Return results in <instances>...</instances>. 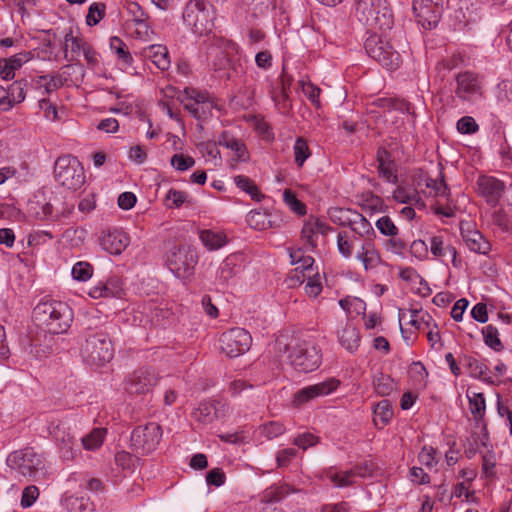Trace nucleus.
Masks as SVG:
<instances>
[{
    "label": "nucleus",
    "mask_w": 512,
    "mask_h": 512,
    "mask_svg": "<svg viewBox=\"0 0 512 512\" xmlns=\"http://www.w3.org/2000/svg\"><path fill=\"white\" fill-rule=\"evenodd\" d=\"M170 164L178 171H186L195 165V160L191 156L183 154H174L170 159Z\"/></svg>",
    "instance_id": "nucleus-60"
},
{
    "label": "nucleus",
    "mask_w": 512,
    "mask_h": 512,
    "mask_svg": "<svg viewBox=\"0 0 512 512\" xmlns=\"http://www.w3.org/2000/svg\"><path fill=\"white\" fill-rule=\"evenodd\" d=\"M271 215L265 211L253 210L247 214V224L255 230H265L272 227Z\"/></svg>",
    "instance_id": "nucleus-35"
},
{
    "label": "nucleus",
    "mask_w": 512,
    "mask_h": 512,
    "mask_svg": "<svg viewBox=\"0 0 512 512\" xmlns=\"http://www.w3.org/2000/svg\"><path fill=\"white\" fill-rule=\"evenodd\" d=\"M221 351L230 358L246 353L252 344V337L244 328L235 327L222 333L219 339Z\"/></svg>",
    "instance_id": "nucleus-9"
},
{
    "label": "nucleus",
    "mask_w": 512,
    "mask_h": 512,
    "mask_svg": "<svg viewBox=\"0 0 512 512\" xmlns=\"http://www.w3.org/2000/svg\"><path fill=\"white\" fill-rule=\"evenodd\" d=\"M71 274L74 280L86 282L93 275V266L86 261H79L73 265Z\"/></svg>",
    "instance_id": "nucleus-49"
},
{
    "label": "nucleus",
    "mask_w": 512,
    "mask_h": 512,
    "mask_svg": "<svg viewBox=\"0 0 512 512\" xmlns=\"http://www.w3.org/2000/svg\"><path fill=\"white\" fill-rule=\"evenodd\" d=\"M461 234L465 244L471 251L484 255L490 251V243L484 238V236L478 230L471 228H462Z\"/></svg>",
    "instance_id": "nucleus-23"
},
{
    "label": "nucleus",
    "mask_w": 512,
    "mask_h": 512,
    "mask_svg": "<svg viewBox=\"0 0 512 512\" xmlns=\"http://www.w3.org/2000/svg\"><path fill=\"white\" fill-rule=\"evenodd\" d=\"M197 9L196 21L194 22V32H211L213 23L207 20L208 12L205 10L204 2H197L195 4Z\"/></svg>",
    "instance_id": "nucleus-39"
},
{
    "label": "nucleus",
    "mask_w": 512,
    "mask_h": 512,
    "mask_svg": "<svg viewBox=\"0 0 512 512\" xmlns=\"http://www.w3.org/2000/svg\"><path fill=\"white\" fill-rule=\"evenodd\" d=\"M162 437L161 426L151 422L145 425L137 426L131 434L132 448L142 454H148L154 451Z\"/></svg>",
    "instance_id": "nucleus-8"
},
{
    "label": "nucleus",
    "mask_w": 512,
    "mask_h": 512,
    "mask_svg": "<svg viewBox=\"0 0 512 512\" xmlns=\"http://www.w3.org/2000/svg\"><path fill=\"white\" fill-rule=\"evenodd\" d=\"M356 476H365V473L362 472V468L359 466L344 472L329 474V479L337 487H347L354 483Z\"/></svg>",
    "instance_id": "nucleus-32"
},
{
    "label": "nucleus",
    "mask_w": 512,
    "mask_h": 512,
    "mask_svg": "<svg viewBox=\"0 0 512 512\" xmlns=\"http://www.w3.org/2000/svg\"><path fill=\"white\" fill-rule=\"evenodd\" d=\"M199 238L202 244L210 251L218 250L227 244L225 234L212 230L200 231Z\"/></svg>",
    "instance_id": "nucleus-30"
},
{
    "label": "nucleus",
    "mask_w": 512,
    "mask_h": 512,
    "mask_svg": "<svg viewBox=\"0 0 512 512\" xmlns=\"http://www.w3.org/2000/svg\"><path fill=\"white\" fill-rule=\"evenodd\" d=\"M239 271L240 267L237 265V257L230 255L220 264L217 271V278L222 282L227 283L237 275Z\"/></svg>",
    "instance_id": "nucleus-31"
},
{
    "label": "nucleus",
    "mask_w": 512,
    "mask_h": 512,
    "mask_svg": "<svg viewBox=\"0 0 512 512\" xmlns=\"http://www.w3.org/2000/svg\"><path fill=\"white\" fill-rule=\"evenodd\" d=\"M476 191L492 208L499 204L505 191V184L493 176L481 175L476 181Z\"/></svg>",
    "instance_id": "nucleus-15"
},
{
    "label": "nucleus",
    "mask_w": 512,
    "mask_h": 512,
    "mask_svg": "<svg viewBox=\"0 0 512 512\" xmlns=\"http://www.w3.org/2000/svg\"><path fill=\"white\" fill-rule=\"evenodd\" d=\"M484 343L496 352L503 349V344L499 338L498 329L493 325H487L482 329Z\"/></svg>",
    "instance_id": "nucleus-47"
},
{
    "label": "nucleus",
    "mask_w": 512,
    "mask_h": 512,
    "mask_svg": "<svg viewBox=\"0 0 512 512\" xmlns=\"http://www.w3.org/2000/svg\"><path fill=\"white\" fill-rule=\"evenodd\" d=\"M62 49L65 59L69 62L77 60L81 55L88 61L94 59V53L89 45L73 34H65Z\"/></svg>",
    "instance_id": "nucleus-18"
},
{
    "label": "nucleus",
    "mask_w": 512,
    "mask_h": 512,
    "mask_svg": "<svg viewBox=\"0 0 512 512\" xmlns=\"http://www.w3.org/2000/svg\"><path fill=\"white\" fill-rule=\"evenodd\" d=\"M115 464L122 470H131L135 466L136 458L126 451H118L114 457Z\"/></svg>",
    "instance_id": "nucleus-62"
},
{
    "label": "nucleus",
    "mask_w": 512,
    "mask_h": 512,
    "mask_svg": "<svg viewBox=\"0 0 512 512\" xmlns=\"http://www.w3.org/2000/svg\"><path fill=\"white\" fill-rule=\"evenodd\" d=\"M6 464L17 476L38 480L44 475V460L33 448L11 452L6 459Z\"/></svg>",
    "instance_id": "nucleus-4"
},
{
    "label": "nucleus",
    "mask_w": 512,
    "mask_h": 512,
    "mask_svg": "<svg viewBox=\"0 0 512 512\" xmlns=\"http://www.w3.org/2000/svg\"><path fill=\"white\" fill-rule=\"evenodd\" d=\"M25 87H26L25 81L17 80V81H14L8 87V90H5L4 101L9 102V109H11L14 104L21 103L25 100V96H26Z\"/></svg>",
    "instance_id": "nucleus-34"
},
{
    "label": "nucleus",
    "mask_w": 512,
    "mask_h": 512,
    "mask_svg": "<svg viewBox=\"0 0 512 512\" xmlns=\"http://www.w3.org/2000/svg\"><path fill=\"white\" fill-rule=\"evenodd\" d=\"M234 183L238 188L248 193L252 199L260 201L263 198L262 193L249 177L237 175L234 177Z\"/></svg>",
    "instance_id": "nucleus-42"
},
{
    "label": "nucleus",
    "mask_w": 512,
    "mask_h": 512,
    "mask_svg": "<svg viewBox=\"0 0 512 512\" xmlns=\"http://www.w3.org/2000/svg\"><path fill=\"white\" fill-rule=\"evenodd\" d=\"M218 145L229 149L233 155L230 160L231 167H234L238 162H247L249 160V153L243 141L236 138L230 131H223L219 135Z\"/></svg>",
    "instance_id": "nucleus-19"
},
{
    "label": "nucleus",
    "mask_w": 512,
    "mask_h": 512,
    "mask_svg": "<svg viewBox=\"0 0 512 512\" xmlns=\"http://www.w3.org/2000/svg\"><path fill=\"white\" fill-rule=\"evenodd\" d=\"M283 201L290 208V210L296 213L297 215L302 216L306 214L305 204L302 201L298 200L296 195L290 189L284 190Z\"/></svg>",
    "instance_id": "nucleus-52"
},
{
    "label": "nucleus",
    "mask_w": 512,
    "mask_h": 512,
    "mask_svg": "<svg viewBox=\"0 0 512 512\" xmlns=\"http://www.w3.org/2000/svg\"><path fill=\"white\" fill-rule=\"evenodd\" d=\"M181 102L184 108L196 119L207 118L214 108V102L210 94L195 88H185Z\"/></svg>",
    "instance_id": "nucleus-12"
},
{
    "label": "nucleus",
    "mask_w": 512,
    "mask_h": 512,
    "mask_svg": "<svg viewBox=\"0 0 512 512\" xmlns=\"http://www.w3.org/2000/svg\"><path fill=\"white\" fill-rule=\"evenodd\" d=\"M53 238L54 235L48 230H35L29 234L28 244L33 247L41 246L51 241Z\"/></svg>",
    "instance_id": "nucleus-59"
},
{
    "label": "nucleus",
    "mask_w": 512,
    "mask_h": 512,
    "mask_svg": "<svg viewBox=\"0 0 512 512\" xmlns=\"http://www.w3.org/2000/svg\"><path fill=\"white\" fill-rule=\"evenodd\" d=\"M377 160L379 163V175L388 182H395L397 179L394 173V164L389 160V155L385 150H379L377 153Z\"/></svg>",
    "instance_id": "nucleus-36"
},
{
    "label": "nucleus",
    "mask_w": 512,
    "mask_h": 512,
    "mask_svg": "<svg viewBox=\"0 0 512 512\" xmlns=\"http://www.w3.org/2000/svg\"><path fill=\"white\" fill-rule=\"evenodd\" d=\"M366 271L377 268L382 264L381 256L372 239H365L355 255Z\"/></svg>",
    "instance_id": "nucleus-22"
},
{
    "label": "nucleus",
    "mask_w": 512,
    "mask_h": 512,
    "mask_svg": "<svg viewBox=\"0 0 512 512\" xmlns=\"http://www.w3.org/2000/svg\"><path fill=\"white\" fill-rule=\"evenodd\" d=\"M99 243L106 252L112 255H119L129 245L130 238L123 230L113 229L104 231L99 238Z\"/></svg>",
    "instance_id": "nucleus-17"
},
{
    "label": "nucleus",
    "mask_w": 512,
    "mask_h": 512,
    "mask_svg": "<svg viewBox=\"0 0 512 512\" xmlns=\"http://www.w3.org/2000/svg\"><path fill=\"white\" fill-rule=\"evenodd\" d=\"M159 379V373L155 368L141 366L125 376L123 389L131 396L146 395L154 389Z\"/></svg>",
    "instance_id": "nucleus-7"
},
{
    "label": "nucleus",
    "mask_w": 512,
    "mask_h": 512,
    "mask_svg": "<svg viewBox=\"0 0 512 512\" xmlns=\"http://www.w3.org/2000/svg\"><path fill=\"white\" fill-rule=\"evenodd\" d=\"M48 431L56 445L65 442L70 438H75L71 434L67 424L60 420L51 421L48 426Z\"/></svg>",
    "instance_id": "nucleus-37"
},
{
    "label": "nucleus",
    "mask_w": 512,
    "mask_h": 512,
    "mask_svg": "<svg viewBox=\"0 0 512 512\" xmlns=\"http://www.w3.org/2000/svg\"><path fill=\"white\" fill-rule=\"evenodd\" d=\"M57 447L59 449L60 457L64 461L73 460L79 451L75 438H70L67 441L58 444Z\"/></svg>",
    "instance_id": "nucleus-55"
},
{
    "label": "nucleus",
    "mask_w": 512,
    "mask_h": 512,
    "mask_svg": "<svg viewBox=\"0 0 512 512\" xmlns=\"http://www.w3.org/2000/svg\"><path fill=\"white\" fill-rule=\"evenodd\" d=\"M430 251L437 257L442 258L450 255L453 266L457 267V251L456 248L445 243L443 236L435 235L430 239Z\"/></svg>",
    "instance_id": "nucleus-28"
},
{
    "label": "nucleus",
    "mask_w": 512,
    "mask_h": 512,
    "mask_svg": "<svg viewBox=\"0 0 512 512\" xmlns=\"http://www.w3.org/2000/svg\"><path fill=\"white\" fill-rule=\"evenodd\" d=\"M114 355L112 342L108 335L102 331H90L81 347L83 360L95 367H100L110 362Z\"/></svg>",
    "instance_id": "nucleus-3"
},
{
    "label": "nucleus",
    "mask_w": 512,
    "mask_h": 512,
    "mask_svg": "<svg viewBox=\"0 0 512 512\" xmlns=\"http://www.w3.org/2000/svg\"><path fill=\"white\" fill-rule=\"evenodd\" d=\"M105 4L93 3L90 5L88 14L86 16V23L88 26H94L100 22L105 15Z\"/></svg>",
    "instance_id": "nucleus-58"
},
{
    "label": "nucleus",
    "mask_w": 512,
    "mask_h": 512,
    "mask_svg": "<svg viewBox=\"0 0 512 512\" xmlns=\"http://www.w3.org/2000/svg\"><path fill=\"white\" fill-rule=\"evenodd\" d=\"M340 380L332 377L325 381L306 386L294 393L292 404L300 407L318 397L330 395L338 389Z\"/></svg>",
    "instance_id": "nucleus-14"
},
{
    "label": "nucleus",
    "mask_w": 512,
    "mask_h": 512,
    "mask_svg": "<svg viewBox=\"0 0 512 512\" xmlns=\"http://www.w3.org/2000/svg\"><path fill=\"white\" fill-rule=\"evenodd\" d=\"M341 225H346V222H341ZM347 225L350 227L351 231L354 233L353 236H358L359 238L367 237V239H371L370 235L374 234V229L370 222L360 213L354 212L352 213V217L348 218Z\"/></svg>",
    "instance_id": "nucleus-26"
},
{
    "label": "nucleus",
    "mask_w": 512,
    "mask_h": 512,
    "mask_svg": "<svg viewBox=\"0 0 512 512\" xmlns=\"http://www.w3.org/2000/svg\"><path fill=\"white\" fill-rule=\"evenodd\" d=\"M107 430L105 428H94L89 434L82 438V445L86 450H95L102 446Z\"/></svg>",
    "instance_id": "nucleus-40"
},
{
    "label": "nucleus",
    "mask_w": 512,
    "mask_h": 512,
    "mask_svg": "<svg viewBox=\"0 0 512 512\" xmlns=\"http://www.w3.org/2000/svg\"><path fill=\"white\" fill-rule=\"evenodd\" d=\"M216 417V407L212 402H202L192 412V418L203 425L212 423Z\"/></svg>",
    "instance_id": "nucleus-33"
},
{
    "label": "nucleus",
    "mask_w": 512,
    "mask_h": 512,
    "mask_svg": "<svg viewBox=\"0 0 512 512\" xmlns=\"http://www.w3.org/2000/svg\"><path fill=\"white\" fill-rule=\"evenodd\" d=\"M123 285L121 277L113 275L91 287L88 294L94 299L121 297Z\"/></svg>",
    "instance_id": "nucleus-20"
},
{
    "label": "nucleus",
    "mask_w": 512,
    "mask_h": 512,
    "mask_svg": "<svg viewBox=\"0 0 512 512\" xmlns=\"http://www.w3.org/2000/svg\"><path fill=\"white\" fill-rule=\"evenodd\" d=\"M285 430L286 429L282 423L278 421H270L260 427V434L266 439L271 440L282 435Z\"/></svg>",
    "instance_id": "nucleus-56"
},
{
    "label": "nucleus",
    "mask_w": 512,
    "mask_h": 512,
    "mask_svg": "<svg viewBox=\"0 0 512 512\" xmlns=\"http://www.w3.org/2000/svg\"><path fill=\"white\" fill-rule=\"evenodd\" d=\"M331 230L325 222L316 217H309L301 230V239L314 250L318 243V235H326Z\"/></svg>",
    "instance_id": "nucleus-21"
},
{
    "label": "nucleus",
    "mask_w": 512,
    "mask_h": 512,
    "mask_svg": "<svg viewBox=\"0 0 512 512\" xmlns=\"http://www.w3.org/2000/svg\"><path fill=\"white\" fill-rule=\"evenodd\" d=\"M165 263L176 277L187 279L194 274L198 255L190 246H173L166 254Z\"/></svg>",
    "instance_id": "nucleus-6"
},
{
    "label": "nucleus",
    "mask_w": 512,
    "mask_h": 512,
    "mask_svg": "<svg viewBox=\"0 0 512 512\" xmlns=\"http://www.w3.org/2000/svg\"><path fill=\"white\" fill-rule=\"evenodd\" d=\"M393 198L400 203H409L424 206L420 196L414 189L397 187L393 192Z\"/></svg>",
    "instance_id": "nucleus-41"
},
{
    "label": "nucleus",
    "mask_w": 512,
    "mask_h": 512,
    "mask_svg": "<svg viewBox=\"0 0 512 512\" xmlns=\"http://www.w3.org/2000/svg\"><path fill=\"white\" fill-rule=\"evenodd\" d=\"M338 341L343 348L349 352H354L359 347L360 334L352 323L346 322L338 331Z\"/></svg>",
    "instance_id": "nucleus-25"
},
{
    "label": "nucleus",
    "mask_w": 512,
    "mask_h": 512,
    "mask_svg": "<svg viewBox=\"0 0 512 512\" xmlns=\"http://www.w3.org/2000/svg\"><path fill=\"white\" fill-rule=\"evenodd\" d=\"M355 18L364 26L366 32H387L394 24L386 0H357Z\"/></svg>",
    "instance_id": "nucleus-2"
},
{
    "label": "nucleus",
    "mask_w": 512,
    "mask_h": 512,
    "mask_svg": "<svg viewBox=\"0 0 512 512\" xmlns=\"http://www.w3.org/2000/svg\"><path fill=\"white\" fill-rule=\"evenodd\" d=\"M374 422H381L383 426L387 425L393 416L392 405L389 400H381L374 408Z\"/></svg>",
    "instance_id": "nucleus-44"
},
{
    "label": "nucleus",
    "mask_w": 512,
    "mask_h": 512,
    "mask_svg": "<svg viewBox=\"0 0 512 512\" xmlns=\"http://www.w3.org/2000/svg\"><path fill=\"white\" fill-rule=\"evenodd\" d=\"M376 228L385 236L394 237L398 235V228L389 216H382L376 221Z\"/></svg>",
    "instance_id": "nucleus-57"
},
{
    "label": "nucleus",
    "mask_w": 512,
    "mask_h": 512,
    "mask_svg": "<svg viewBox=\"0 0 512 512\" xmlns=\"http://www.w3.org/2000/svg\"><path fill=\"white\" fill-rule=\"evenodd\" d=\"M456 96L463 101H475L482 96V86L479 78L472 72H463L456 78Z\"/></svg>",
    "instance_id": "nucleus-16"
},
{
    "label": "nucleus",
    "mask_w": 512,
    "mask_h": 512,
    "mask_svg": "<svg viewBox=\"0 0 512 512\" xmlns=\"http://www.w3.org/2000/svg\"><path fill=\"white\" fill-rule=\"evenodd\" d=\"M55 180L63 187L78 190L85 183V172L81 162L72 155H62L54 165Z\"/></svg>",
    "instance_id": "nucleus-5"
},
{
    "label": "nucleus",
    "mask_w": 512,
    "mask_h": 512,
    "mask_svg": "<svg viewBox=\"0 0 512 512\" xmlns=\"http://www.w3.org/2000/svg\"><path fill=\"white\" fill-rule=\"evenodd\" d=\"M443 10V0H414L413 12L419 27L424 30L437 28Z\"/></svg>",
    "instance_id": "nucleus-13"
},
{
    "label": "nucleus",
    "mask_w": 512,
    "mask_h": 512,
    "mask_svg": "<svg viewBox=\"0 0 512 512\" xmlns=\"http://www.w3.org/2000/svg\"><path fill=\"white\" fill-rule=\"evenodd\" d=\"M36 83L40 88H44L46 93H51L63 86L62 78L58 75L40 76Z\"/></svg>",
    "instance_id": "nucleus-53"
},
{
    "label": "nucleus",
    "mask_w": 512,
    "mask_h": 512,
    "mask_svg": "<svg viewBox=\"0 0 512 512\" xmlns=\"http://www.w3.org/2000/svg\"><path fill=\"white\" fill-rule=\"evenodd\" d=\"M358 239L356 236L349 235L346 231H340L337 235V248L339 253L344 258H351L354 249L355 241Z\"/></svg>",
    "instance_id": "nucleus-38"
},
{
    "label": "nucleus",
    "mask_w": 512,
    "mask_h": 512,
    "mask_svg": "<svg viewBox=\"0 0 512 512\" xmlns=\"http://www.w3.org/2000/svg\"><path fill=\"white\" fill-rule=\"evenodd\" d=\"M435 455V448H433L432 446H424L418 455V459L422 465L431 468L437 463Z\"/></svg>",
    "instance_id": "nucleus-64"
},
{
    "label": "nucleus",
    "mask_w": 512,
    "mask_h": 512,
    "mask_svg": "<svg viewBox=\"0 0 512 512\" xmlns=\"http://www.w3.org/2000/svg\"><path fill=\"white\" fill-rule=\"evenodd\" d=\"M457 130L461 134H474L478 132L479 126L471 116H464L457 121Z\"/></svg>",
    "instance_id": "nucleus-61"
},
{
    "label": "nucleus",
    "mask_w": 512,
    "mask_h": 512,
    "mask_svg": "<svg viewBox=\"0 0 512 512\" xmlns=\"http://www.w3.org/2000/svg\"><path fill=\"white\" fill-rule=\"evenodd\" d=\"M27 211L30 217L36 220L48 221L53 219L52 204L45 201V199L41 200L38 195L29 201Z\"/></svg>",
    "instance_id": "nucleus-24"
},
{
    "label": "nucleus",
    "mask_w": 512,
    "mask_h": 512,
    "mask_svg": "<svg viewBox=\"0 0 512 512\" xmlns=\"http://www.w3.org/2000/svg\"><path fill=\"white\" fill-rule=\"evenodd\" d=\"M373 384L376 393L380 396L390 395L395 388L394 380L386 374L375 377Z\"/></svg>",
    "instance_id": "nucleus-50"
},
{
    "label": "nucleus",
    "mask_w": 512,
    "mask_h": 512,
    "mask_svg": "<svg viewBox=\"0 0 512 512\" xmlns=\"http://www.w3.org/2000/svg\"><path fill=\"white\" fill-rule=\"evenodd\" d=\"M426 187L434 192V196L444 197L449 200L450 189L445 182L442 171L439 172V177L436 179L427 178Z\"/></svg>",
    "instance_id": "nucleus-46"
},
{
    "label": "nucleus",
    "mask_w": 512,
    "mask_h": 512,
    "mask_svg": "<svg viewBox=\"0 0 512 512\" xmlns=\"http://www.w3.org/2000/svg\"><path fill=\"white\" fill-rule=\"evenodd\" d=\"M295 163L298 167H302L305 161L311 156V152L307 141L298 137L293 146Z\"/></svg>",
    "instance_id": "nucleus-48"
},
{
    "label": "nucleus",
    "mask_w": 512,
    "mask_h": 512,
    "mask_svg": "<svg viewBox=\"0 0 512 512\" xmlns=\"http://www.w3.org/2000/svg\"><path fill=\"white\" fill-rule=\"evenodd\" d=\"M305 291L310 297H317L322 291V285L318 274H308Z\"/></svg>",
    "instance_id": "nucleus-63"
},
{
    "label": "nucleus",
    "mask_w": 512,
    "mask_h": 512,
    "mask_svg": "<svg viewBox=\"0 0 512 512\" xmlns=\"http://www.w3.org/2000/svg\"><path fill=\"white\" fill-rule=\"evenodd\" d=\"M290 364L295 370L303 373H309L316 370L321 364L320 350L308 343H301L289 352Z\"/></svg>",
    "instance_id": "nucleus-10"
},
{
    "label": "nucleus",
    "mask_w": 512,
    "mask_h": 512,
    "mask_svg": "<svg viewBox=\"0 0 512 512\" xmlns=\"http://www.w3.org/2000/svg\"><path fill=\"white\" fill-rule=\"evenodd\" d=\"M470 411L475 418H482L485 414L486 403L482 393H473L468 396Z\"/></svg>",
    "instance_id": "nucleus-54"
},
{
    "label": "nucleus",
    "mask_w": 512,
    "mask_h": 512,
    "mask_svg": "<svg viewBox=\"0 0 512 512\" xmlns=\"http://www.w3.org/2000/svg\"><path fill=\"white\" fill-rule=\"evenodd\" d=\"M149 57L152 59V62L161 70H167L170 66L168 51L164 46H151Z\"/></svg>",
    "instance_id": "nucleus-43"
},
{
    "label": "nucleus",
    "mask_w": 512,
    "mask_h": 512,
    "mask_svg": "<svg viewBox=\"0 0 512 512\" xmlns=\"http://www.w3.org/2000/svg\"><path fill=\"white\" fill-rule=\"evenodd\" d=\"M110 48L116 54L117 58L125 65H130L133 58L129 52L127 45L117 36L110 38Z\"/></svg>",
    "instance_id": "nucleus-45"
},
{
    "label": "nucleus",
    "mask_w": 512,
    "mask_h": 512,
    "mask_svg": "<svg viewBox=\"0 0 512 512\" xmlns=\"http://www.w3.org/2000/svg\"><path fill=\"white\" fill-rule=\"evenodd\" d=\"M299 84L301 86L303 94L307 97V99L311 102L312 105L319 108L320 107V93L321 89L314 85L310 80H300Z\"/></svg>",
    "instance_id": "nucleus-51"
},
{
    "label": "nucleus",
    "mask_w": 512,
    "mask_h": 512,
    "mask_svg": "<svg viewBox=\"0 0 512 512\" xmlns=\"http://www.w3.org/2000/svg\"><path fill=\"white\" fill-rule=\"evenodd\" d=\"M33 319L38 326L51 334H63L70 328L74 313L65 302L46 299L40 301L33 309Z\"/></svg>",
    "instance_id": "nucleus-1"
},
{
    "label": "nucleus",
    "mask_w": 512,
    "mask_h": 512,
    "mask_svg": "<svg viewBox=\"0 0 512 512\" xmlns=\"http://www.w3.org/2000/svg\"><path fill=\"white\" fill-rule=\"evenodd\" d=\"M63 505L70 512H90L93 510V503L85 495H69L63 500Z\"/></svg>",
    "instance_id": "nucleus-29"
},
{
    "label": "nucleus",
    "mask_w": 512,
    "mask_h": 512,
    "mask_svg": "<svg viewBox=\"0 0 512 512\" xmlns=\"http://www.w3.org/2000/svg\"><path fill=\"white\" fill-rule=\"evenodd\" d=\"M461 362L467 369L469 375L476 379H481L488 384H493L491 377L487 376L488 367L480 360L473 356H463Z\"/></svg>",
    "instance_id": "nucleus-27"
},
{
    "label": "nucleus",
    "mask_w": 512,
    "mask_h": 512,
    "mask_svg": "<svg viewBox=\"0 0 512 512\" xmlns=\"http://www.w3.org/2000/svg\"><path fill=\"white\" fill-rule=\"evenodd\" d=\"M385 36L386 34H370L365 40V49L381 65L394 68L397 65L399 55Z\"/></svg>",
    "instance_id": "nucleus-11"
}]
</instances>
